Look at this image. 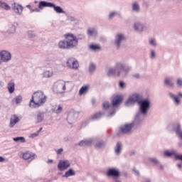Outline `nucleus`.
<instances>
[{
    "mask_svg": "<svg viewBox=\"0 0 182 182\" xmlns=\"http://www.w3.org/2000/svg\"><path fill=\"white\" fill-rule=\"evenodd\" d=\"M132 70V66L119 63L114 67H107L105 72L107 76H114L115 77H126L129 72Z\"/></svg>",
    "mask_w": 182,
    "mask_h": 182,
    "instance_id": "nucleus-1",
    "label": "nucleus"
},
{
    "mask_svg": "<svg viewBox=\"0 0 182 182\" xmlns=\"http://www.w3.org/2000/svg\"><path fill=\"white\" fill-rule=\"evenodd\" d=\"M45 103H46V95L43 91H37L33 94L29 106L30 107H36V106L39 107V106H42Z\"/></svg>",
    "mask_w": 182,
    "mask_h": 182,
    "instance_id": "nucleus-2",
    "label": "nucleus"
},
{
    "mask_svg": "<svg viewBox=\"0 0 182 182\" xmlns=\"http://www.w3.org/2000/svg\"><path fill=\"white\" fill-rule=\"evenodd\" d=\"M138 105L139 106V113L136 114V118L140 119V116H141V114L143 116H146L147 113H149V110H150V108L151 107V102L149 99H145L139 100L138 102Z\"/></svg>",
    "mask_w": 182,
    "mask_h": 182,
    "instance_id": "nucleus-3",
    "label": "nucleus"
},
{
    "mask_svg": "<svg viewBox=\"0 0 182 182\" xmlns=\"http://www.w3.org/2000/svg\"><path fill=\"white\" fill-rule=\"evenodd\" d=\"M38 8L43 9V8H53L54 11L57 14H66V12L59 6L55 5L53 3L48 2L46 1H41L39 2Z\"/></svg>",
    "mask_w": 182,
    "mask_h": 182,
    "instance_id": "nucleus-4",
    "label": "nucleus"
},
{
    "mask_svg": "<svg viewBox=\"0 0 182 182\" xmlns=\"http://www.w3.org/2000/svg\"><path fill=\"white\" fill-rule=\"evenodd\" d=\"M65 38L67 39L68 49H73V48H76V46H77V39L73 34L68 33L66 35Z\"/></svg>",
    "mask_w": 182,
    "mask_h": 182,
    "instance_id": "nucleus-5",
    "label": "nucleus"
},
{
    "mask_svg": "<svg viewBox=\"0 0 182 182\" xmlns=\"http://www.w3.org/2000/svg\"><path fill=\"white\" fill-rule=\"evenodd\" d=\"M140 99H141V96L138 93L132 94L129 97L127 101L126 102L125 106H133L135 103H139L140 102Z\"/></svg>",
    "mask_w": 182,
    "mask_h": 182,
    "instance_id": "nucleus-6",
    "label": "nucleus"
},
{
    "mask_svg": "<svg viewBox=\"0 0 182 182\" xmlns=\"http://www.w3.org/2000/svg\"><path fill=\"white\" fill-rule=\"evenodd\" d=\"M134 126V123L125 124L119 127V135L120 134H130L132 129Z\"/></svg>",
    "mask_w": 182,
    "mask_h": 182,
    "instance_id": "nucleus-7",
    "label": "nucleus"
},
{
    "mask_svg": "<svg viewBox=\"0 0 182 182\" xmlns=\"http://www.w3.org/2000/svg\"><path fill=\"white\" fill-rule=\"evenodd\" d=\"M124 41H126V36L122 33H118L115 36L114 46H115L117 49H119V48H120V46L122 45V43H123V42H124Z\"/></svg>",
    "mask_w": 182,
    "mask_h": 182,
    "instance_id": "nucleus-8",
    "label": "nucleus"
},
{
    "mask_svg": "<svg viewBox=\"0 0 182 182\" xmlns=\"http://www.w3.org/2000/svg\"><path fill=\"white\" fill-rule=\"evenodd\" d=\"M54 90L57 93H65V90H66V82L63 80L58 81L54 85Z\"/></svg>",
    "mask_w": 182,
    "mask_h": 182,
    "instance_id": "nucleus-9",
    "label": "nucleus"
},
{
    "mask_svg": "<svg viewBox=\"0 0 182 182\" xmlns=\"http://www.w3.org/2000/svg\"><path fill=\"white\" fill-rule=\"evenodd\" d=\"M11 59L12 55L11 54V52L6 50H0V60H1V62L8 63V62H9Z\"/></svg>",
    "mask_w": 182,
    "mask_h": 182,
    "instance_id": "nucleus-10",
    "label": "nucleus"
},
{
    "mask_svg": "<svg viewBox=\"0 0 182 182\" xmlns=\"http://www.w3.org/2000/svg\"><path fill=\"white\" fill-rule=\"evenodd\" d=\"M79 116V112L74 110L69 112L67 117V122L69 124H73L76 120H77V117Z\"/></svg>",
    "mask_w": 182,
    "mask_h": 182,
    "instance_id": "nucleus-11",
    "label": "nucleus"
},
{
    "mask_svg": "<svg viewBox=\"0 0 182 182\" xmlns=\"http://www.w3.org/2000/svg\"><path fill=\"white\" fill-rule=\"evenodd\" d=\"M169 130H173L177 136L182 139V129L180 124H173L168 126Z\"/></svg>",
    "mask_w": 182,
    "mask_h": 182,
    "instance_id": "nucleus-12",
    "label": "nucleus"
},
{
    "mask_svg": "<svg viewBox=\"0 0 182 182\" xmlns=\"http://www.w3.org/2000/svg\"><path fill=\"white\" fill-rule=\"evenodd\" d=\"M66 66L70 69H75L76 70L79 68V63L73 58H69L66 62Z\"/></svg>",
    "mask_w": 182,
    "mask_h": 182,
    "instance_id": "nucleus-13",
    "label": "nucleus"
},
{
    "mask_svg": "<svg viewBox=\"0 0 182 182\" xmlns=\"http://www.w3.org/2000/svg\"><path fill=\"white\" fill-rule=\"evenodd\" d=\"M70 167V161L69 160H60L58 164V168L60 171H63Z\"/></svg>",
    "mask_w": 182,
    "mask_h": 182,
    "instance_id": "nucleus-14",
    "label": "nucleus"
},
{
    "mask_svg": "<svg viewBox=\"0 0 182 182\" xmlns=\"http://www.w3.org/2000/svg\"><path fill=\"white\" fill-rule=\"evenodd\" d=\"M133 29L138 33L144 32V24L140 21H136L133 24Z\"/></svg>",
    "mask_w": 182,
    "mask_h": 182,
    "instance_id": "nucleus-15",
    "label": "nucleus"
},
{
    "mask_svg": "<svg viewBox=\"0 0 182 182\" xmlns=\"http://www.w3.org/2000/svg\"><path fill=\"white\" fill-rule=\"evenodd\" d=\"M122 102H123V96L122 95H114L112 99V106L117 107V106L122 105Z\"/></svg>",
    "mask_w": 182,
    "mask_h": 182,
    "instance_id": "nucleus-16",
    "label": "nucleus"
},
{
    "mask_svg": "<svg viewBox=\"0 0 182 182\" xmlns=\"http://www.w3.org/2000/svg\"><path fill=\"white\" fill-rule=\"evenodd\" d=\"M11 8L16 15H22V12H23V6L22 5L18 3H14Z\"/></svg>",
    "mask_w": 182,
    "mask_h": 182,
    "instance_id": "nucleus-17",
    "label": "nucleus"
},
{
    "mask_svg": "<svg viewBox=\"0 0 182 182\" xmlns=\"http://www.w3.org/2000/svg\"><path fill=\"white\" fill-rule=\"evenodd\" d=\"M168 96L170 99L173 102L175 106H180L181 105V100H180V97L174 95L172 92H168Z\"/></svg>",
    "mask_w": 182,
    "mask_h": 182,
    "instance_id": "nucleus-18",
    "label": "nucleus"
},
{
    "mask_svg": "<svg viewBox=\"0 0 182 182\" xmlns=\"http://www.w3.org/2000/svg\"><path fill=\"white\" fill-rule=\"evenodd\" d=\"M21 122V118L18 117L16 114H14L10 118V123H9V127L12 129L16 124L17 123H19Z\"/></svg>",
    "mask_w": 182,
    "mask_h": 182,
    "instance_id": "nucleus-19",
    "label": "nucleus"
},
{
    "mask_svg": "<svg viewBox=\"0 0 182 182\" xmlns=\"http://www.w3.org/2000/svg\"><path fill=\"white\" fill-rule=\"evenodd\" d=\"M45 116H46V112L42 111H38L36 117V123H42L43 120H45Z\"/></svg>",
    "mask_w": 182,
    "mask_h": 182,
    "instance_id": "nucleus-20",
    "label": "nucleus"
},
{
    "mask_svg": "<svg viewBox=\"0 0 182 182\" xmlns=\"http://www.w3.org/2000/svg\"><path fill=\"white\" fill-rule=\"evenodd\" d=\"M23 160H29L32 161V160H35L36 159V154L32 152L26 151L23 154Z\"/></svg>",
    "mask_w": 182,
    "mask_h": 182,
    "instance_id": "nucleus-21",
    "label": "nucleus"
},
{
    "mask_svg": "<svg viewBox=\"0 0 182 182\" xmlns=\"http://www.w3.org/2000/svg\"><path fill=\"white\" fill-rule=\"evenodd\" d=\"M92 145V139H85L82 141H80L77 146H80V147H89V146Z\"/></svg>",
    "mask_w": 182,
    "mask_h": 182,
    "instance_id": "nucleus-22",
    "label": "nucleus"
},
{
    "mask_svg": "<svg viewBox=\"0 0 182 182\" xmlns=\"http://www.w3.org/2000/svg\"><path fill=\"white\" fill-rule=\"evenodd\" d=\"M119 170L115 168H109L107 172V176H108V177H119Z\"/></svg>",
    "mask_w": 182,
    "mask_h": 182,
    "instance_id": "nucleus-23",
    "label": "nucleus"
},
{
    "mask_svg": "<svg viewBox=\"0 0 182 182\" xmlns=\"http://www.w3.org/2000/svg\"><path fill=\"white\" fill-rule=\"evenodd\" d=\"M89 90H90V86L89 85L82 86L80 89L78 95L79 96H82V95H86L87 92H89Z\"/></svg>",
    "mask_w": 182,
    "mask_h": 182,
    "instance_id": "nucleus-24",
    "label": "nucleus"
},
{
    "mask_svg": "<svg viewBox=\"0 0 182 182\" xmlns=\"http://www.w3.org/2000/svg\"><path fill=\"white\" fill-rule=\"evenodd\" d=\"M7 88L9 93H14V92H15V82H14V80L9 81Z\"/></svg>",
    "mask_w": 182,
    "mask_h": 182,
    "instance_id": "nucleus-25",
    "label": "nucleus"
},
{
    "mask_svg": "<svg viewBox=\"0 0 182 182\" xmlns=\"http://www.w3.org/2000/svg\"><path fill=\"white\" fill-rule=\"evenodd\" d=\"M58 46L60 49H69V46L68 44V40L61 41L58 43Z\"/></svg>",
    "mask_w": 182,
    "mask_h": 182,
    "instance_id": "nucleus-26",
    "label": "nucleus"
},
{
    "mask_svg": "<svg viewBox=\"0 0 182 182\" xmlns=\"http://www.w3.org/2000/svg\"><path fill=\"white\" fill-rule=\"evenodd\" d=\"M75 174L76 172H75L72 168H70L68 171L65 172L63 177L68 178L69 177H72V176H75Z\"/></svg>",
    "mask_w": 182,
    "mask_h": 182,
    "instance_id": "nucleus-27",
    "label": "nucleus"
},
{
    "mask_svg": "<svg viewBox=\"0 0 182 182\" xmlns=\"http://www.w3.org/2000/svg\"><path fill=\"white\" fill-rule=\"evenodd\" d=\"M63 110V105H58L55 107L54 109H53V112L55 113L56 114H59Z\"/></svg>",
    "mask_w": 182,
    "mask_h": 182,
    "instance_id": "nucleus-28",
    "label": "nucleus"
},
{
    "mask_svg": "<svg viewBox=\"0 0 182 182\" xmlns=\"http://www.w3.org/2000/svg\"><path fill=\"white\" fill-rule=\"evenodd\" d=\"M92 52H100V50H102V46L100 44L92 43Z\"/></svg>",
    "mask_w": 182,
    "mask_h": 182,
    "instance_id": "nucleus-29",
    "label": "nucleus"
},
{
    "mask_svg": "<svg viewBox=\"0 0 182 182\" xmlns=\"http://www.w3.org/2000/svg\"><path fill=\"white\" fill-rule=\"evenodd\" d=\"M177 153V151H165L164 152V156H166V157H172V156H173L174 157H176V154Z\"/></svg>",
    "mask_w": 182,
    "mask_h": 182,
    "instance_id": "nucleus-30",
    "label": "nucleus"
},
{
    "mask_svg": "<svg viewBox=\"0 0 182 182\" xmlns=\"http://www.w3.org/2000/svg\"><path fill=\"white\" fill-rule=\"evenodd\" d=\"M67 21H69L70 22H73L75 25H79V20L73 16H68Z\"/></svg>",
    "mask_w": 182,
    "mask_h": 182,
    "instance_id": "nucleus-31",
    "label": "nucleus"
},
{
    "mask_svg": "<svg viewBox=\"0 0 182 182\" xmlns=\"http://www.w3.org/2000/svg\"><path fill=\"white\" fill-rule=\"evenodd\" d=\"M43 76L46 78L52 77V76H53V71L45 70L43 73Z\"/></svg>",
    "mask_w": 182,
    "mask_h": 182,
    "instance_id": "nucleus-32",
    "label": "nucleus"
},
{
    "mask_svg": "<svg viewBox=\"0 0 182 182\" xmlns=\"http://www.w3.org/2000/svg\"><path fill=\"white\" fill-rule=\"evenodd\" d=\"M115 153L117 156L122 153V143L118 142L115 146Z\"/></svg>",
    "mask_w": 182,
    "mask_h": 182,
    "instance_id": "nucleus-33",
    "label": "nucleus"
},
{
    "mask_svg": "<svg viewBox=\"0 0 182 182\" xmlns=\"http://www.w3.org/2000/svg\"><path fill=\"white\" fill-rule=\"evenodd\" d=\"M0 8L4 9L5 11H9L11 9V6H9L8 4L2 2L1 1H0Z\"/></svg>",
    "mask_w": 182,
    "mask_h": 182,
    "instance_id": "nucleus-34",
    "label": "nucleus"
},
{
    "mask_svg": "<svg viewBox=\"0 0 182 182\" xmlns=\"http://www.w3.org/2000/svg\"><path fill=\"white\" fill-rule=\"evenodd\" d=\"M132 11L133 12H140V5L137 3H133L132 4Z\"/></svg>",
    "mask_w": 182,
    "mask_h": 182,
    "instance_id": "nucleus-35",
    "label": "nucleus"
},
{
    "mask_svg": "<svg viewBox=\"0 0 182 182\" xmlns=\"http://www.w3.org/2000/svg\"><path fill=\"white\" fill-rule=\"evenodd\" d=\"M106 146V141H100L95 145V149H103Z\"/></svg>",
    "mask_w": 182,
    "mask_h": 182,
    "instance_id": "nucleus-36",
    "label": "nucleus"
},
{
    "mask_svg": "<svg viewBox=\"0 0 182 182\" xmlns=\"http://www.w3.org/2000/svg\"><path fill=\"white\" fill-rule=\"evenodd\" d=\"M14 141H20V143H25L26 140H25V137L23 136H17V137H14L13 138Z\"/></svg>",
    "mask_w": 182,
    "mask_h": 182,
    "instance_id": "nucleus-37",
    "label": "nucleus"
},
{
    "mask_svg": "<svg viewBox=\"0 0 182 182\" xmlns=\"http://www.w3.org/2000/svg\"><path fill=\"white\" fill-rule=\"evenodd\" d=\"M149 43L150 46H152L153 48H156V46H157V41L155 38H150L149 40Z\"/></svg>",
    "mask_w": 182,
    "mask_h": 182,
    "instance_id": "nucleus-38",
    "label": "nucleus"
},
{
    "mask_svg": "<svg viewBox=\"0 0 182 182\" xmlns=\"http://www.w3.org/2000/svg\"><path fill=\"white\" fill-rule=\"evenodd\" d=\"M156 57H157V53H156V50H151L149 51V58H150V59H156Z\"/></svg>",
    "mask_w": 182,
    "mask_h": 182,
    "instance_id": "nucleus-39",
    "label": "nucleus"
},
{
    "mask_svg": "<svg viewBox=\"0 0 182 182\" xmlns=\"http://www.w3.org/2000/svg\"><path fill=\"white\" fill-rule=\"evenodd\" d=\"M118 86H119V89H122V90H124V89H126V87L127 85L124 82V81H119Z\"/></svg>",
    "mask_w": 182,
    "mask_h": 182,
    "instance_id": "nucleus-40",
    "label": "nucleus"
},
{
    "mask_svg": "<svg viewBox=\"0 0 182 182\" xmlns=\"http://www.w3.org/2000/svg\"><path fill=\"white\" fill-rule=\"evenodd\" d=\"M43 128L41 127L40 129L38 131H37L36 133L31 134L30 137L31 139H35V137H38V136H39V133H41V132H42V129Z\"/></svg>",
    "mask_w": 182,
    "mask_h": 182,
    "instance_id": "nucleus-41",
    "label": "nucleus"
},
{
    "mask_svg": "<svg viewBox=\"0 0 182 182\" xmlns=\"http://www.w3.org/2000/svg\"><path fill=\"white\" fill-rule=\"evenodd\" d=\"M165 85H166V86H173V81L171 80V78H166L165 81H164Z\"/></svg>",
    "mask_w": 182,
    "mask_h": 182,
    "instance_id": "nucleus-42",
    "label": "nucleus"
},
{
    "mask_svg": "<svg viewBox=\"0 0 182 182\" xmlns=\"http://www.w3.org/2000/svg\"><path fill=\"white\" fill-rule=\"evenodd\" d=\"M117 11H111L108 16L109 19H112L113 18H114V16H117Z\"/></svg>",
    "mask_w": 182,
    "mask_h": 182,
    "instance_id": "nucleus-43",
    "label": "nucleus"
},
{
    "mask_svg": "<svg viewBox=\"0 0 182 182\" xmlns=\"http://www.w3.org/2000/svg\"><path fill=\"white\" fill-rule=\"evenodd\" d=\"M14 100L16 102V105H19V103L22 102V96L21 95H18L14 98Z\"/></svg>",
    "mask_w": 182,
    "mask_h": 182,
    "instance_id": "nucleus-44",
    "label": "nucleus"
},
{
    "mask_svg": "<svg viewBox=\"0 0 182 182\" xmlns=\"http://www.w3.org/2000/svg\"><path fill=\"white\" fill-rule=\"evenodd\" d=\"M16 32V26L15 25H12L9 30H8V33H15Z\"/></svg>",
    "mask_w": 182,
    "mask_h": 182,
    "instance_id": "nucleus-45",
    "label": "nucleus"
},
{
    "mask_svg": "<svg viewBox=\"0 0 182 182\" xmlns=\"http://www.w3.org/2000/svg\"><path fill=\"white\" fill-rule=\"evenodd\" d=\"M77 41H83L85 40V35L83 34H78L77 36H75Z\"/></svg>",
    "mask_w": 182,
    "mask_h": 182,
    "instance_id": "nucleus-46",
    "label": "nucleus"
},
{
    "mask_svg": "<svg viewBox=\"0 0 182 182\" xmlns=\"http://www.w3.org/2000/svg\"><path fill=\"white\" fill-rule=\"evenodd\" d=\"M149 161H151V163H154V164H159L160 163L156 158H150Z\"/></svg>",
    "mask_w": 182,
    "mask_h": 182,
    "instance_id": "nucleus-47",
    "label": "nucleus"
},
{
    "mask_svg": "<svg viewBox=\"0 0 182 182\" xmlns=\"http://www.w3.org/2000/svg\"><path fill=\"white\" fill-rule=\"evenodd\" d=\"M101 117H102V113L98 112V113L94 114V116L92 117V119H100Z\"/></svg>",
    "mask_w": 182,
    "mask_h": 182,
    "instance_id": "nucleus-48",
    "label": "nucleus"
},
{
    "mask_svg": "<svg viewBox=\"0 0 182 182\" xmlns=\"http://www.w3.org/2000/svg\"><path fill=\"white\" fill-rule=\"evenodd\" d=\"M97 36V31L96 30V28H93L92 31V38L94 36Z\"/></svg>",
    "mask_w": 182,
    "mask_h": 182,
    "instance_id": "nucleus-49",
    "label": "nucleus"
},
{
    "mask_svg": "<svg viewBox=\"0 0 182 182\" xmlns=\"http://www.w3.org/2000/svg\"><path fill=\"white\" fill-rule=\"evenodd\" d=\"M109 106H110V104L107 102H105L103 104L104 109H109Z\"/></svg>",
    "mask_w": 182,
    "mask_h": 182,
    "instance_id": "nucleus-50",
    "label": "nucleus"
},
{
    "mask_svg": "<svg viewBox=\"0 0 182 182\" xmlns=\"http://www.w3.org/2000/svg\"><path fill=\"white\" fill-rule=\"evenodd\" d=\"M41 9H40L39 7H38V8L33 9L31 10V14L33 13V12H41Z\"/></svg>",
    "mask_w": 182,
    "mask_h": 182,
    "instance_id": "nucleus-51",
    "label": "nucleus"
},
{
    "mask_svg": "<svg viewBox=\"0 0 182 182\" xmlns=\"http://www.w3.org/2000/svg\"><path fill=\"white\" fill-rule=\"evenodd\" d=\"M63 152V148H60L58 150L56 151L57 154H62V153Z\"/></svg>",
    "mask_w": 182,
    "mask_h": 182,
    "instance_id": "nucleus-52",
    "label": "nucleus"
},
{
    "mask_svg": "<svg viewBox=\"0 0 182 182\" xmlns=\"http://www.w3.org/2000/svg\"><path fill=\"white\" fill-rule=\"evenodd\" d=\"M132 77H134V79H139V77H140V74L135 73L132 75Z\"/></svg>",
    "mask_w": 182,
    "mask_h": 182,
    "instance_id": "nucleus-53",
    "label": "nucleus"
},
{
    "mask_svg": "<svg viewBox=\"0 0 182 182\" xmlns=\"http://www.w3.org/2000/svg\"><path fill=\"white\" fill-rule=\"evenodd\" d=\"M177 85H178V86H182V79H181V78L178 79Z\"/></svg>",
    "mask_w": 182,
    "mask_h": 182,
    "instance_id": "nucleus-54",
    "label": "nucleus"
},
{
    "mask_svg": "<svg viewBox=\"0 0 182 182\" xmlns=\"http://www.w3.org/2000/svg\"><path fill=\"white\" fill-rule=\"evenodd\" d=\"M28 33L31 38H34L35 34L33 33V31H28Z\"/></svg>",
    "mask_w": 182,
    "mask_h": 182,
    "instance_id": "nucleus-55",
    "label": "nucleus"
},
{
    "mask_svg": "<svg viewBox=\"0 0 182 182\" xmlns=\"http://www.w3.org/2000/svg\"><path fill=\"white\" fill-rule=\"evenodd\" d=\"M87 124H89V122L85 121L82 124V127H85L87 126Z\"/></svg>",
    "mask_w": 182,
    "mask_h": 182,
    "instance_id": "nucleus-56",
    "label": "nucleus"
},
{
    "mask_svg": "<svg viewBox=\"0 0 182 182\" xmlns=\"http://www.w3.org/2000/svg\"><path fill=\"white\" fill-rule=\"evenodd\" d=\"M97 66H96V64H92V71L93 72V71H95V70H96V69H97Z\"/></svg>",
    "mask_w": 182,
    "mask_h": 182,
    "instance_id": "nucleus-57",
    "label": "nucleus"
},
{
    "mask_svg": "<svg viewBox=\"0 0 182 182\" xmlns=\"http://www.w3.org/2000/svg\"><path fill=\"white\" fill-rule=\"evenodd\" d=\"M134 173H135V174H136V176H139L140 175V172L137 169H134Z\"/></svg>",
    "mask_w": 182,
    "mask_h": 182,
    "instance_id": "nucleus-58",
    "label": "nucleus"
},
{
    "mask_svg": "<svg viewBox=\"0 0 182 182\" xmlns=\"http://www.w3.org/2000/svg\"><path fill=\"white\" fill-rule=\"evenodd\" d=\"M136 150H132L130 151L129 154H130V156H134V154H136Z\"/></svg>",
    "mask_w": 182,
    "mask_h": 182,
    "instance_id": "nucleus-59",
    "label": "nucleus"
},
{
    "mask_svg": "<svg viewBox=\"0 0 182 182\" xmlns=\"http://www.w3.org/2000/svg\"><path fill=\"white\" fill-rule=\"evenodd\" d=\"M26 8H28L29 10H30V11L31 12H32V6H31V4H28L27 6H26Z\"/></svg>",
    "mask_w": 182,
    "mask_h": 182,
    "instance_id": "nucleus-60",
    "label": "nucleus"
},
{
    "mask_svg": "<svg viewBox=\"0 0 182 182\" xmlns=\"http://www.w3.org/2000/svg\"><path fill=\"white\" fill-rule=\"evenodd\" d=\"M5 161V158L0 156V163H4Z\"/></svg>",
    "mask_w": 182,
    "mask_h": 182,
    "instance_id": "nucleus-61",
    "label": "nucleus"
},
{
    "mask_svg": "<svg viewBox=\"0 0 182 182\" xmlns=\"http://www.w3.org/2000/svg\"><path fill=\"white\" fill-rule=\"evenodd\" d=\"M116 113V111H113L112 112H111L108 116L109 117H112V116H114V114Z\"/></svg>",
    "mask_w": 182,
    "mask_h": 182,
    "instance_id": "nucleus-62",
    "label": "nucleus"
},
{
    "mask_svg": "<svg viewBox=\"0 0 182 182\" xmlns=\"http://www.w3.org/2000/svg\"><path fill=\"white\" fill-rule=\"evenodd\" d=\"M177 167H178V168H182V164L181 163L178 164Z\"/></svg>",
    "mask_w": 182,
    "mask_h": 182,
    "instance_id": "nucleus-63",
    "label": "nucleus"
},
{
    "mask_svg": "<svg viewBox=\"0 0 182 182\" xmlns=\"http://www.w3.org/2000/svg\"><path fill=\"white\" fill-rule=\"evenodd\" d=\"M87 34L89 35V36H92V30H88Z\"/></svg>",
    "mask_w": 182,
    "mask_h": 182,
    "instance_id": "nucleus-64",
    "label": "nucleus"
}]
</instances>
